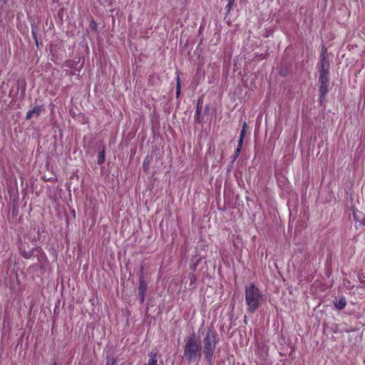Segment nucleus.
<instances>
[{
  "label": "nucleus",
  "instance_id": "obj_1",
  "mask_svg": "<svg viewBox=\"0 0 365 365\" xmlns=\"http://www.w3.org/2000/svg\"><path fill=\"white\" fill-rule=\"evenodd\" d=\"M183 356L188 363L198 364L202 356V345L200 341L195 335L187 337L185 341Z\"/></svg>",
  "mask_w": 365,
  "mask_h": 365
},
{
  "label": "nucleus",
  "instance_id": "obj_2",
  "mask_svg": "<svg viewBox=\"0 0 365 365\" xmlns=\"http://www.w3.org/2000/svg\"><path fill=\"white\" fill-rule=\"evenodd\" d=\"M202 343V353L205 356L206 365H212L214 353L217 343V334L213 327L207 329Z\"/></svg>",
  "mask_w": 365,
  "mask_h": 365
},
{
  "label": "nucleus",
  "instance_id": "obj_3",
  "mask_svg": "<svg viewBox=\"0 0 365 365\" xmlns=\"http://www.w3.org/2000/svg\"><path fill=\"white\" fill-rule=\"evenodd\" d=\"M263 295L254 283L250 284L245 288V302L247 305V312L254 313L259 307Z\"/></svg>",
  "mask_w": 365,
  "mask_h": 365
},
{
  "label": "nucleus",
  "instance_id": "obj_4",
  "mask_svg": "<svg viewBox=\"0 0 365 365\" xmlns=\"http://www.w3.org/2000/svg\"><path fill=\"white\" fill-rule=\"evenodd\" d=\"M329 75H319V103L321 106L323 105L325 96L328 93V86L329 84Z\"/></svg>",
  "mask_w": 365,
  "mask_h": 365
},
{
  "label": "nucleus",
  "instance_id": "obj_5",
  "mask_svg": "<svg viewBox=\"0 0 365 365\" xmlns=\"http://www.w3.org/2000/svg\"><path fill=\"white\" fill-rule=\"evenodd\" d=\"M319 66V75H329L330 63L329 59H320Z\"/></svg>",
  "mask_w": 365,
  "mask_h": 365
},
{
  "label": "nucleus",
  "instance_id": "obj_6",
  "mask_svg": "<svg viewBox=\"0 0 365 365\" xmlns=\"http://www.w3.org/2000/svg\"><path fill=\"white\" fill-rule=\"evenodd\" d=\"M148 289V284L145 279H141L138 282V294L140 297V303L145 301V297Z\"/></svg>",
  "mask_w": 365,
  "mask_h": 365
},
{
  "label": "nucleus",
  "instance_id": "obj_7",
  "mask_svg": "<svg viewBox=\"0 0 365 365\" xmlns=\"http://www.w3.org/2000/svg\"><path fill=\"white\" fill-rule=\"evenodd\" d=\"M41 112V106H34L31 110H29L26 113V119L29 120L34 115L38 116Z\"/></svg>",
  "mask_w": 365,
  "mask_h": 365
},
{
  "label": "nucleus",
  "instance_id": "obj_8",
  "mask_svg": "<svg viewBox=\"0 0 365 365\" xmlns=\"http://www.w3.org/2000/svg\"><path fill=\"white\" fill-rule=\"evenodd\" d=\"M149 359L147 365H158V354L155 351L152 350L148 353Z\"/></svg>",
  "mask_w": 365,
  "mask_h": 365
},
{
  "label": "nucleus",
  "instance_id": "obj_9",
  "mask_svg": "<svg viewBox=\"0 0 365 365\" xmlns=\"http://www.w3.org/2000/svg\"><path fill=\"white\" fill-rule=\"evenodd\" d=\"M334 304L337 309L341 310L345 308L346 305V300L345 297H341L339 300L334 302Z\"/></svg>",
  "mask_w": 365,
  "mask_h": 365
},
{
  "label": "nucleus",
  "instance_id": "obj_10",
  "mask_svg": "<svg viewBox=\"0 0 365 365\" xmlns=\"http://www.w3.org/2000/svg\"><path fill=\"white\" fill-rule=\"evenodd\" d=\"M150 163H151V159L148 156H147L143 160V168L144 172L146 173L149 170Z\"/></svg>",
  "mask_w": 365,
  "mask_h": 365
},
{
  "label": "nucleus",
  "instance_id": "obj_11",
  "mask_svg": "<svg viewBox=\"0 0 365 365\" xmlns=\"http://www.w3.org/2000/svg\"><path fill=\"white\" fill-rule=\"evenodd\" d=\"M246 126H247V124L245 122L243 124V128L240 132V140L238 142V143L240 144V147H242V143H243V140H244V138H245V132H246Z\"/></svg>",
  "mask_w": 365,
  "mask_h": 365
},
{
  "label": "nucleus",
  "instance_id": "obj_12",
  "mask_svg": "<svg viewBox=\"0 0 365 365\" xmlns=\"http://www.w3.org/2000/svg\"><path fill=\"white\" fill-rule=\"evenodd\" d=\"M320 59H329V55L327 52V48L326 46H323L322 48V52L320 54Z\"/></svg>",
  "mask_w": 365,
  "mask_h": 365
},
{
  "label": "nucleus",
  "instance_id": "obj_13",
  "mask_svg": "<svg viewBox=\"0 0 365 365\" xmlns=\"http://www.w3.org/2000/svg\"><path fill=\"white\" fill-rule=\"evenodd\" d=\"M105 162V150L104 149L99 153L98 155V163L99 165L103 164Z\"/></svg>",
  "mask_w": 365,
  "mask_h": 365
},
{
  "label": "nucleus",
  "instance_id": "obj_14",
  "mask_svg": "<svg viewBox=\"0 0 365 365\" xmlns=\"http://www.w3.org/2000/svg\"><path fill=\"white\" fill-rule=\"evenodd\" d=\"M139 280L145 279V273L144 271V265L141 264L140 270L138 273Z\"/></svg>",
  "mask_w": 365,
  "mask_h": 365
},
{
  "label": "nucleus",
  "instance_id": "obj_15",
  "mask_svg": "<svg viewBox=\"0 0 365 365\" xmlns=\"http://www.w3.org/2000/svg\"><path fill=\"white\" fill-rule=\"evenodd\" d=\"M181 85L180 78L179 76H177V85H176V97L178 98L180 95Z\"/></svg>",
  "mask_w": 365,
  "mask_h": 365
},
{
  "label": "nucleus",
  "instance_id": "obj_16",
  "mask_svg": "<svg viewBox=\"0 0 365 365\" xmlns=\"http://www.w3.org/2000/svg\"><path fill=\"white\" fill-rule=\"evenodd\" d=\"M200 111H201V108L200 106V101H198L197 109H196L195 113V119L198 123L200 122Z\"/></svg>",
  "mask_w": 365,
  "mask_h": 365
},
{
  "label": "nucleus",
  "instance_id": "obj_17",
  "mask_svg": "<svg viewBox=\"0 0 365 365\" xmlns=\"http://www.w3.org/2000/svg\"><path fill=\"white\" fill-rule=\"evenodd\" d=\"M106 365H118V364L115 358L107 357Z\"/></svg>",
  "mask_w": 365,
  "mask_h": 365
},
{
  "label": "nucleus",
  "instance_id": "obj_18",
  "mask_svg": "<svg viewBox=\"0 0 365 365\" xmlns=\"http://www.w3.org/2000/svg\"><path fill=\"white\" fill-rule=\"evenodd\" d=\"M235 4V0H229L228 3L225 7V10L226 11V13L228 14L231 11L233 5Z\"/></svg>",
  "mask_w": 365,
  "mask_h": 365
},
{
  "label": "nucleus",
  "instance_id": "obj_19",
  "mask_svg": "<svg viewBox=\"0 0 365 365\" xmlns=\"http://www.w3.org/2000/svg\"><path fill=\"white\" fill-rule=\"evenodd\" d=\"M242 147H240V144L238 143L237 148L235 151V154L233 156V161H235L237 158L239 157L240 152H241Z\"/></svg>",
  "mask_w": 365,
  "mask_h": 365
},
{
  "label": "nucleus",
  "instance_id": "obj_20",
  "mask_svg": "<svg viewBox=\"0 0 365 365\" xmlns=\"http://www.w3.org/2000/svg\"><path fill=\"white\" fill-rule=\"evenodd\" d=\"M90 27L95 31L97 30V24L94 21H92L90 24Z\"/></svg>",
  "mask_w": 365,
  "mask_h": 365
},
{
  "label": "nucleus",
  "instance_id": "obj_21",
  "mask_svg": "<svg viewBox=\"0 0 365 365\" xmlns=\"http://www.w3.org/2000/svg\"><path fill=\"white\" fill-rule=\"evenodd\" d=\"M32 35H33L34 39L35 40L36 44L38 46V38H37V35H36V33L34 30H32Z\"/></svg>",
  "mask_w": 365,
  "mask_h": 365
},
{
  "label": "nucleus",
  "instance_id": "obj_22",
  "mask_svg": "<svg viewBox=\"0 0 365 365\" xmlns=\"http://www.w3.org/2000/svg\"><path fill=\"white\" fill-rule=\"evenodd\" d=\"M53 365H57L56 362L55 361Z\"/></svg>",
  "mask_w": 365,
  "mask_h": 365
}]
</instances>
